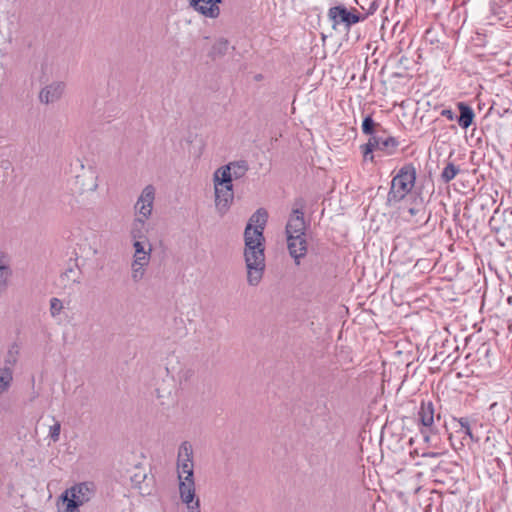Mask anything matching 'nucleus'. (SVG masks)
Masks as SVG:
<instances>
[{
  "instance_id": "f257e3e1",
  "label": "nucleus",
  "mask_w": 512,
  "mask_h": 512,
  "mask_svg": "<svg viewBox=\"0 0 512 512\" xmlns=\"http://www.w3.org/2000/svg\"><path fill=\"white\" fill-rule=\"evenodd\" d=\"M267 219V211L264 208H259L250 217L244 231V258L247 269V282L250 286H257L261 282L264 274L265 255L263 230Z\"/></svg>"
},
{
  "instance_id": "f03ea898",
  "label": "nucleus",
  "mask_w": 512,
  "mask_h": 512,
  "mask_svg": "<svg viewBox=\"0 0 512 512\" xmlns=\"http://www.w3.org/2000/svg\"><path fill=\"white\" fill-rule=\"evenodd\" d=\"M416 168L413 164L403 165L391 180L390 189L387 194V204L394 206L408 196L415 186Z\"/></svg>"
},
{
  "instance_id": "7ed1b4c3",
  "label": "nucleus",
  "mask_w": 512,
  "mask_h": 512,
  "mask_svg": "<svg viewBox=\"0 0 512 512\" xmlns=\"http://www.w3.org/2000/svg\"><path fill=\"white\" fill-rule=\"evenodd\" d=\"M133 247L131 261V279L140 282L145 274L152 256V245L149 240L131 241Z\"/></svg>"
},
{
  "instance_id": "20e7f679",
  "label": "nucleus",
  "mask_w": 512,
  "mask_h": 512,
  "mask_svg": "<svg viewBox=\"0 0 512 512\" xmlns=\"http://www.w3.org/2000/svg\"><path fill=\"white\" fill-rule=\"evenodd\" d=\"M213 186L215 196V208L218 214L221 216L225 215L234 200V188L231 180L222 176L217 171L213 173Z\"/></svg>"
},
{
  "instance_id": "39448f33",
  "label": "nucleus",
  "mask_w": 512,
  "mask_h": 512,
  "mask_svg": "<svg viewBox=\"0 0 512 512\" xmlns=\"http://www.w3.org/2000/svg\"><path fill=\"white\" fill-rule=\"evenodd\" d=\"M327 17L334 30L343 27L347 31H349L353 25L366 19V16H362L357 9H348L342 4L330 7L327 12Z\"/></svg>"
},
{
  "instance_id": "423d86ee",
  "label": "nucleus",
  "mask_w": 512,
  "mask_h": 512,
  "mask_svg": "<svg viewBox=\"0 0 512 512\" xmlns=\"http://www.w3.org/2000/svg\"><path fill=\"white\" fill-rule=\"evenodd\" d=\"M95 493V486L92 482H82L66 489L61 494L59 500L62 502H72L80 507L90 501Z\"/></svg>"
},
{
  "instance_id": "0eeeda50",
  "label": "nucleus",
  "mask_w": 512,
  "mask_h": 512,
  "mask_svg": "<svg viewBox=\"0 0 512 512\" xmlns=\"http://www.w3.org/2000/svg\"><path fill=\"white\" fill-rule=\"evenodd\" d=\"M398 146L399 141L395 137H382L380 135H372V137H369L368 142L361 148L364 157L367 159L368 155L372 154L374 150H380L388 155H392L395 153Z\"/></svg>"
},
{
  "instance_id": "6e6552de",
  "label": "nucleus",
  "mask_w": 512,
  "mask_h": 512,
  "mask_svg": "<svg viewBox=\"0 0 512 512\" xmlns=\"http://www.w3.org/2000/svg\"><path fill=\"white\" fill-rule=\"evenodd\" d=\"M177 476L194 474V453L192 444L184 441L180 444L176 460Z\"/></svg>"
},
{
  "instance_id": "1a4fd4ad",
  "label": "nucleus",
  "mask_w": 512,
  "mask_h": 512,
  "mask_svg": "<svg viewBox=\"0 0 512 512\" xmlns=\"http://www.w3.org/2000/svg\"><path fill=\"white\" fill-rule=\"evenodd\" d=\"M156 189L153 185H147L141 191L135 205V216H143L149 219L152 215Z\"/></svg>"
},
{
  "instance_id": "9d476101",
  "label": "nucleus",
  "mask_w": 512,
  "mask_h": 512,
  "mask_svg": "<svg viewBox=\"0 0 512 512\" xmlns=\"http://www.w3.org/2000/svg\"><path fill=\"white\" fill-rule=\"evenodd\" d=\"M179 497L184 504L195 502L196 498V485L194 474H186L177 476Z\"/></svg>"
},
{
  "instance_id": "9b49d317",
  "label": "nucleus",
  "mask_w": 512,
  "mask_h": 512,
  "mask_svg": "<svg viewBox=\"0 0 512 512\" xmlns=\"http://www.w3.org/2000/svg\"><path fill=\"white\" fill-rule=\"evenodd\" d=\"M249 170V165L247 161L245 160H237L229 162L226 165H222L219 168H217L215 171H217L219 174H222V176H226L231 182L233 183V180H238L243 178L246 173Z\"/></svg>"
},
{
  "instance_id": "f8f14e48",
  "label": "nucleus",
  "mask_w": 512,
  "mask_h": 512,
  "mask_svg": "<svg viewBox=\"0 0 512 512\" xmlns=\"http://www.w3.org/2000/svg\"><path fill=\"white\" fill-rule=\"evenodd\" d=\"M65 87V83L62 81H55L46 85L39 93L40 102L44 104L57 102L64 94Z\"/></svg>"
},
{
  "instance_id": "ddd939ff",
  "label": "nucleus",
  "mask_w": 512,
  "mask_h": 512,
  "mask_svg": "<svg viewBox=\"0 0 512 512\" xmlns=\"http://www.w3.org/2000/svg\"><path fill=\"white\" fill-rule=\"evenodd\" d=\"M190 8L200 15L216 19L220 15V8L212 0H188Z\"/></svg>"
},
{
  "instance_id": "4468645a",
  "label": "nucleus",
  "mask_w": 512,
  "mask_h": 512,
  "mask_svg": "<svg viewBox=\"0 0 512 512\" xmlns=\"http://www.w3.org/2000/svg\"><path fill=\"white\" fill-rule=\"evenodd\" d=\"M306 223L304 214L299 209H294L286 225L287 237L295 235H305Z\"/></svg>"
},
{
  "instance_id": "2eb2a0df",
  "label": "nucleus",
  "mask_w": 512,
  "mask_h": 512,
  "mask_svg": "<svg viewBox=\"0 0 512 512\" xmlns=\"http://www.w3.org/2000/svg\"><path fill=\"white\" fill-rule=\"evenodd\" d=\"M287 245L290 255L299 264V259L304 257L307 252V243L305 235H295L287 237Z\"/></svg>"
},
{
  "instance_id": "dca6fc26",
  "label": "nucleus",
  "mask_w": 512,
  "mask_h": 512,
  "mask_svg": "<svg viewBox=\"0 0 512 512\" xmlns=\"http://www.w3.org/2000/svg\"><path fill=\"white\" fill-rule=\"evenodd\" d=\"M147 218L135 216L129 227V236L131 241L148 240L147 238Z\"/></svg>"
},
{
  "instance_id": "f3484780",
  "label": "nucleus",
  "mask_w": 512,
  "mask_h": 512,
  "mask_svg": "<svg viewBox=\"0 0 512 512\" xmlns=\"http://www.w3.org/2000/svg\"><path fill=\"white\" fill-rule=\"evenodd\" d=\"M434 405L431 401L422 402L418 412L419 420L425 427H431L434 423Z\"/></svg>"
},
{
  "instance_id": "a211bd4d",
  "label": "nucleus",
  "mask_w": 512,
  "mask_h": 512,
  "mask_svg": "<svg viewBox=\"0 0 512 512\" xmlns=\"http://www.w3.org/2000/svg\"><path fill=\"white\" fill-rule=\"evenodd\" d=\"M460 116L457 118V122L460 127L467 129L474 120L475 114L473 109L463 102L458 103Z\"/></svg>"
},
{
  "instance_id": "6ab92c4d",
  "label": "nucleus",
  "mask_w": 512,
  "mask_h": 512,
  "mask_svg": "<svg viewBox=\"0 0 512 512\" xmlns=\"http://www.w3.org/2000/svg\"><path fill=\"white\" fill-rule=\"evenodd\" d=\"M411 218H416V222L422 220L425 214V206L421 197H416L412 205L407 209Z\"/></svg>"
},
{
  "instance_id": "aec40b11",
  "label": "nucleus",
  "mask_w": 512,
  "mask_h": 512,
  "mask_svg": "<svg viewBox=\"0 0 512 512\" xmlns=\"http://www.w3.org/2000/svg\"><path fill=\"white\" fill-rule=\"evenodd\" d=\"M361 128L364 134L372 137V135H378L381 126L379 123H376L370 115H368L363 119Z\"/></svg>"
},
{
  "instance_id": "412c9836",
  "label": "nucleus",
  "mask_w": 512,
  "mask_h": 512,
  "mask_svg": "<svg viewBox=\"0 0 512 512\" xmlns=\"http://www.w3.org/2000/svg\"><path fill=\"white\" fill-rule=\"evenodd\" d=\"M12 379L11 369L8 367H0V396L8 390Z\"/></svg>"
},
{
  "instance_id": "4be33fe9",
  "label": "nucleus",
  "mask_w": 512,
  "mask_h": 512,
  "mask_svg": "<svg viewBox=\"0 0 512 512\" xmlns=\"http://www.w3.org/2000/svg\"><path fill=\"white\" fill-rule=\"evenodd\" d=\"M459 172L460 168L454 163L449 162L442 170L441 179L444 183H449L457 176Z\"/></svg>"
},
{
  "instance_id": "5701e85b",
  "label": "nucleus",
  "mask_w": 512,
  "mask_h": 512,
  "mask_svg": "<svg viewBox=\"0 0 512 512\" xmlns=\"http://www.w3.org/2000/svg\"><path fill=\"white\" fill-rule=\"evenodd\" d=\"M63 309H64V304H63L62 300H60L59 298H56V297H52L50 299L49 311H50V315L52 318H57L62 313Z\"/></svg>"
},
{
  "instance_id": "b1692460",
  "label": "nucleus",
  "mask_w": 512,
  "mask_h": 512,
  "mask_svg": "<svg viewBox=\"0 0 512 512\" xmlns=\"http://www.w3.org/2000/svg\"><path fill=\"white\" fill-rule=\"evenodd\" d=\"M454 420L457 421L459 423V425H460V431L459 432H463L471 440H474V436H473V433L471 431L469 419L462 417V418H459V419L454 418Z\"/></svg>"
},
{
  "instance_id": "393cba45",
  "label": "nucleus",
  "mask_w": 512,
  "mask_h": 512,
  "mask_svg": "<svg viewBox=\"0 0 512 512\" xmlns=\"http://www.w3.org/2000/svg\"><path fill=\"white\" fill-rule=\"evenodd\" d=\"M11 276L12 270H0V294L7 288Z\"/></svg>"
},
{
  "instance_id": "a878e982",
  "label": "nucleus",
  "mask_w": 512,
  "mask_h": 512,
  "mask_svg": "<svg viewBox=\"0 0 512 512\" xmlns=\"http://www.w3.org/2000/svg\"><path fill=\"white\" fill-rule=\"evenodd\" d=\"M0 270H12L11 256L3 251H0Z\"/></svg>"
},
{
  "instance_id": "bb28decb",
  "label": "nucleus",
  "mask_w": 512,
  "mask_h": 512,
  "mask_svg": "<svg viewBox=\"0 0 512 512\" xmlns=\"http://www.w3.org/2000/svg\"><path fill=\"white\" fill-rule=\"evenodd\" d=\"M61 425L59 422H55L49 428V436L53 440V442H57L60 437Z\"/></svg>"
},
{
  "instance_id": "cd10ccee",
  "label": "nucleus",
  "mask_w": 512,
  "mask_h": 512,
  "mask_svg": "<svg viewBox=\"0 0 512 512\" xmlns=\"http://www.w3.org/2000/svg\"><path fill=\"white\" fill-rule=\"evenodd\" d=\"M187 512H200V500L197 498L195 502L186 504Z\"/></svg>"
},
{
  "instance_id": "c85d7f7f",
  "label": "nucleus",
  "mask_w": 512,
  "mask_h": 512,
  "mask_svg": "<svg viewBox=\"0 0 512 512\" xmlns=\"http://www.w3.org/2000/svg\"><path fill=\"white\" fill-rule=\"evenodd\" d=\"M65 503V508L60 512H79V507L75 505L74 501Z\"/></svg>"
},
{
  "instance_id": "c756f323",
  "label": "nucleus",
  "mask_w": 512,
  "mask_h": 512,
  "mask_svg": "<svg viewBox=\"0 0 512 512\" xmlns=\"http://www.w3.org/2000/svg\"><path fill=\"white\" fill-rule=\"evenodd\" d=\"M378 7H379L378 2L376 0L372 1L370 3V5H369L368 9H367L366 14L364 16H366V18H367L369 15L374 14L377 11Z\"/></svg>"
},
{
  "instance_id": "7c9ffc66",
  "label": "nucleus",
  "mask_w": 512,
  "mask_h": 512,
  "mask_svg": "<svg viewBox=\"0 0 512 512\" xmlns=\"http://www.w3.org/2000/svg\"><path fill=\"white\" fill-rule=\"evenodd\" d=\"M441 115L445 118H447L448 120L452 121L455 119V114L452 110L450 109H444L442 110L441 112Z\"/></svg>"
},
{
  "instance_id": "2f4dec72",
  "label": "nucleus",
  "mask_w": 512,
  "mask_h": 512,
  "mask_svg": "<svg viewBox=\"0 0 512 512\" xmlns=\"http://www.w3.org/2000/svg\"><path fill=\"white\" fill-rule=\"evenodd\" d=\"M91 184L90 186L87 188L88 191H95L98 187V183H97V177L95 175H91Z\"/></svg>"
},
{
  "instance_id": "473e14b6",
  "label": "nucleus",
  "mask_w": 512,
  "mask_h": 512,
  "mask_svg": "<svg viewBox=\"0 0 512 512\" xmlns=\"http://www.w3.org/2000/svg\"><path fill=\"white\" fill-rule=\"evenodd\" d=\"M423 457H438L439 456V453L437 452H425L422 454Z\"/></svg>"
},
{
  "instance_id": "72a5a7b5",
  "label": "nucleus",
  "mask_w": 512,
  "mask_h": 512,
  "mask_svg": "<svg viewBox=\"0 0 512 512\" xmlns=\"http://www.w3.org/2000/svg\"><path fill=\"white\" fill-rule=\"evenodd\" d=\"M212 2H214L218 6V4L222 2V0H212Z\"/></svg>"
}]
</instances>
